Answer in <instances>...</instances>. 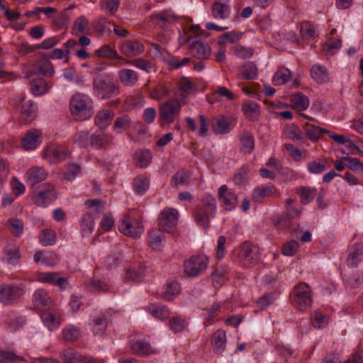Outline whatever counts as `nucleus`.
<instances>
[{
    "mask_svg": "<svg viewBox=\"0 0 363 363\" xmlns=\"http://www.w3.org/2000/svg\"><path fill=\"white\" fill-rule=\"evenodd\" d=\"M194 213L197 224L206 228L209 224L210 218L213 217L216 212L211 211L209 208L199 205L196 207Z\"/></svg>",
    "mask_w": 363,
    "mask_h": 363,
    "instance_id": "cd10ccee",
    "label": "nucleus"
},
{
    "mask_svg": "<svg viewBox=\"0 0 363 363\" xmlns=\"http://www.w3.org/2000/svg\"><path fill=\"white\" fill-rule=\"evenodd\" d=\"M185 35L184 38H181V41L182 43H189V50L194 57L201 60H205L210 57L211 49L208 43L199 39H195L191 42L194 35L197 37L201 35L200 28L198 26H191Z\"/></svg>",
    "mask_w": 363,
    "mask_h": 363,
    "instance_id": "f257e3e1",
    "label": "nucleus"
},
{
    "mask_svg": "<svg viewBox=\"0 0 363 363\" xmlns=\"http://www.w3.org/2000/svg\"><path fill=\"white\" fill-rule=\"evenodd\" d=\"M178 85L179 89L186 94H190L196 90V84L186 77H182L179 79Z\"/></svg>",
    "mask_w": 363,
    "mask_h": 363,
    "instance_id": "e2e57ef3",
    "label": "nucleus"
},
{
    "mask_svg": "<svg viewBox=\"0 0 363 363\" xmlns=\"http://www.w3.org/2000/svg\"><path fill=\"white\" fill-rule=\"evenodd\" d=\"M4 258L10 264H16L20 259L18 247L14 245H7L4 249Z\"/></svg>",
    "mask_w": 363,
    "mask_h": 363,
    "instance_id": "a18cd8bd",
    "label": "nucleus"
},
{
    "mask_svg": "<svg viewBox=\"0 0 363 363\" xmlns=\"http://www.w3.org/2000/svg\"><path fill=\"white\" fill-rule=\"evenodd\" d=\"M290 79V70L287 68H282L274 73L272 77V82L274 86H280L289 82Z\"/></svg>",
    "mask_w": 363,
    "mask_h": 363,
    "instance_id": "864d4df0",
    "label": "nucleus"
},
{
    "mask_svg": "<svg viewBox=\"0 0 363 363\" xmlns=\"http://www.w3.org/2000/svg\"><path fill=\"white\" fill-rule=\"evenodd\" d=\"M285 137L291 140L303 141L305 139L304 133L296 125H288L284 130Z\"/></svg>",
    "mask_w": 363,
    "mask_h": 363,
    "instance_id": "49530a36",
    "label": "nucleus"
},
{
    "mask_svg": "<svg viewBox=\"0 0 363 363\" xmlns=\"http://www.w3.org/2000/svg\"><path fill=\"white\" fill-rule=\"evenodd\" d=\"M294 301L300 311H306L311 306V291L308 284L301 283L294 287Z\"/></svg>",
    "mask_w": 363,
    "mask_h": 363,
    "instance_id": "0eeeda50",
    "label": "nucleus"
},
{
    "mask_svg": "<svg viewBox=\"0 0 363 363\" xmlns=\"http://www.w3.org/2000/svg\"><path fill=\"white\" fill-rule=\"evenodd\" d=\"M230 0H218L212 6V16L215 18L224 20L230 16Z\"/></svg>",
    "mask_w": 363,
    "mask_h": 363,
    "instance_id": "5701e85b",
    "label": "nucleus"
},
{
    "mask_svg": "<svg viewBox=\"0 0 363 363\" xmlns=\"http://www.w3.org/2000/svg\"><path fill=\"white\" fill-rule=\"evenodd\" d=\"M47 177L48 172L44 168L38 166L30 167L25 174L27 184L32 186L44 181Z\"/></svg>",
    "mask_w": 363,
    "mask_h": 363,
    "instance_id": "412c9836",
    "label": "nucleus"
},
{
    "mask_svg": "<svg viewBox=\"0 0 363 363\" xmlns=\"http://www.w3.org/2000/svg\"><path fill=\"white\" fill-rule=\"evenodd\" d=\"M33 302L40 309H45L50 307L52 300L45 290L38 289L33 294Z\"/></svg>",
    "mask_w": 363,
    "mask_h": 363,
    "instance_id": "473e14b6",
    "label": "nucleus"
},
{
    "mask_svg": "<svg viewBox=\"0 0 363 363\" xmlns=\"http://www.w3.org/2000/svg\"><path fill=\"white\" fill-rule=\"evenodd\" d=\"M114 113L110 110L102 109L94 117V124L101 130H105L111 123Z\"/></svg>",
    "mask_w": 363,
    "mask_h": 363,
    "instance_id": "393cba45",
    "label": "nucleus"
},
{
    "mask_svg": "<svg viewBox=\"0 0 363 363\" xmlns=\"http://www.w3.org/2000/svg\"><path fill=\"white\" fill-rule=\"evenodd\" d=\"M134 162L138 167H147L152 160V152L150 150H138L134 154Z\"/></svg>",
    "mask_w": 363,
    "mask_h": 363,
    "instance_id": "c9c22d12",
    "label": "nucleus"
},
{
    "mask_svg": "<svg viewBox=\"0 0 363 363\" xmlns=\"http://www.w3.org/2000/svg\"><path fill=\"white\" fill-rule=\"evenodd\" d=\"M50 86L48 82L42 79H32L30 82V89L35 96H40L48 91Z\"/></svg>",
    "mask_w": 363,
    "mask_h": 363,
    "instance_id": "c03bdc74",
    "label": "nucleus"
},
{
    "mask_svg": "<svg viewBox=\"0 0 363 363\" xmlns=\"http://www.w3.org/2000/svg\"><path fill=\"white\" fill-rule=\"evenodd\" d=\"M344 280L346 288H358L363 284V273L345 277Z\"/></svg>",
    "mask_w": 363,
    "mask_h": 363,
    "instance_id": "774afa93",
    "label": "nucleus"
},
{
    "mask_svg": "<svg viewBox=\"0 0 363 363\" xmlns=\"http://www.w3.org/2000/svg\"><path fill=\"white\" fill-rule=\"evenodd\" d=\"M131 349L134 354L138 355H147L149 354L155 353V351L151 348L150 344L142 340L134 342L132 344Z\"/></svg>",
    "mask_w": 363,
    "mask_h": 363,
    "instance_id": "79ce46f5",
    "label": "nucleus"
},
{
    "mask_svg": "<svg viewBox=\"0 0 363 363\" xmlns=\"http://www.w3.org/2000/svg\"><path fill=\"white\" fill-rule=\"evenodd\" d=\"M327 168V162L323 159H317L307 164V169L311 174H321L325 171Z\"/></svg>",
    "mask_w": 363,
    "mask_h": 363,
    "instance_id": "5fc2aeb1",
    "label": "nucleus"
},
{
    "mask_svg": "<svg viewBox=\"0 0 363 363\" xmlns=\"http://www.w3.org/2000/svg\"><path fill=\"white\" fill-rule=\"evenodd\" d=\"M131 123L132 120L128 115L118 116L114 121L113 129L117 133H122L130 128Z\"/></svg>",
    "mask_w": 363,
    "mask_h": 363,
    "instance_id": "37998d69",
    "label": "nucleus"
},
{
    "mask_svg": "<svg viewBox=\"0 0 363 363\" xmlns=\"http://www.w3.org/2000/svg\"><path fill=\"white\" fill-rule=\"evenodd\" d=\"M208 259L203 255L191 256L184 263V272L189 277H197L207 268Z\"/></svg>",
    "mask_w": 363,
    "mask_h": 363,
    "instance_id": "6e6552de",
    "label": "nucleus"
},
{
    "mask_svg": "<svg viewBox=\"0 0 363 363\" xmlns=\"http://www.w3.org/2000/svg\"><path fill=\"white\" fill-rule=\"evenodd\" d=\"M71 115L75 121H83L90 118L93 113V101L84 94H76L70 99Z\"/></svg>",
    "mask_w": 363,
    "mask_h": 363,
    "instance_id": "f03ea898",
    "label": "nucleus"
},
{
    "mask_svg": "<svg viewBox=\"0 0 363 363\" xmlns=\"http://www.w3.org/2000/svg\"><path fill=\"white\" fill-rule=\"evenodd\" d=\"M56 199L54 186L50 183L44 184L32 196L33 203L39 206H46Z\"/></svg>",
    "mask_w": 363,
    "mask_h": 363,
    "instance_id": "f8f14e48",
    "label": "nucleus"
},
{
    "mask_svg": "<svg viewBox=\"0 0 363 363\" xmlns=\"http://www.w3.org/2000/svg\"><path fill=\"white\" fill-rule=\"evenodd\" d=\"M113 136L104 133H95L91 135L90 145L97 148H106L112 143Z\"/></svg>",
    "mask_w": 363,
    "mask_h": 363,
    "instance_id": "c85d7f7f",
    "label": "nucleus"
},
{
    "mask_svg": "<svg viewBox=\"0 0 363 363\" xmlns=\"http://www.w3.org/2000/svg\"><path fill=\"white\" fill-rule=\"evenodd\" d=\"M120 52L128 57H135L144 52V45L137 40H129L123 42L119 47Z\"/></svg>",
    "mask_w": 363,
    "mask_h": 363,
    "instance_id": "a211bd4d",
    "label": "nucleus"
},
{
    "mask_svg": "<svg viewBox=\"0 0 363 363\" xmlns=\"http://www.w3.org/2000/svg\"><path fill=\"white\" fill-rule=\"evenodd\" d=\"M148 311L153 317L160 320H164L169 315V308L159 303L150 304Z\"/></svg>",
    "mask_w": 363,
    "mask_h": 363,
    "instance_id": "ea45409f",
    "label": "nucleus"
},
{
    "mask_svg": "<svg viewBox=\"0 0 363 363\" xmlns=\"http://www.w3.org/2000/svg\"><path fill=\"white\" fill-rule=\"evenodd\" d=\"M25 293L23 284H3L0 285V302L4 305H11Z\"/></svg>",
    "mask_w": 363,
    "mask_h": 363,
    "instance_id": "39448f33",
    "label": "nucleus"
},
{
    "mask_svg": "<svg viewBox=\"0 0 363 363\" xmlns=\"http://www.w3.org/2000/svg\"><path fill=\"white\" fill-rule=\"evenodd\" d=\"M81 166L76 163H70L65 167L64 178L69 182L73 181L81 172Z\"/></svg>",
    "mask_w": 363,
    "mask_h": 363,
    "instance_id": "0e129e2a",
    "label": "nucleus"
},
{
    "mask_svg": "<svg viewBox=\"0 0 363 363\" xmlns=\"http://www.w3.org/2000/svg\"><path fill=\"white\" fill-rule=\"evenodd\" d=\"M41 318L44 324L49 328L50 330L57 328L60 325V320L57 318L53 314L45 312L42 313Z\"/></svg>",
    "mask_w": 363,
    "mask_h": 363,
    "instance_id": "338daca9",
    "label": "nucleus"
},
{
    "mask_svg": "<svg viewBox=\"0 0 363 363\" xmlns=\"http://www.w3.org/2000/svg\"><path fill=\"white\" fill-rule=\"evenodd\" d=\"M180 292V285L177 281H172L163 286L162 296L164 299L170 301Z\"/></svg>",
    "mask_w": 363,
    "mask_h": 363,
    "instance_id": "a19ab883",
    "label": "nucleus"
},
{
    "mask_svg": "<svg viewBox=\"0 0 363 363\" xmlns=\"http://www.w3.org/2000/svg\"><path fill=\"white\" fill-rule=\"evenodd\" d=\"M177 20V16L171 10L153 13L150 16V22L159 28L167 29L170 23Z\"/></svg>",
    "mask_w": 363,
    "mask_h": 363,
    "instance_id": "dca6fc26",
    "label": "nucleus"
},
{
    "mask_svg": "<svg viewBox=\"0 0 363 363\" xmlns=\"http://www.w3.org/2000/svg\"><path fill=\"white\" fill-rule=\"evenodd\" d=\"M218 201L225 211H232L238 205V196L235 192L227 185H222L218 192Z\"/></svg>",
    "mask_w": 363,
    "mask_h": 363,
    "instance_id": "2eb2a0df",
    "label": "nucleus"
},
{
    "mask_svg": "<svg viewBox=\"0 0 363 363\" xmlns=\"http://www.w3.org/2000/svg\"><path fill=\"white\" fill-rule=\"evenodd\" d=\"M115 66L116 67H121L123 65H132L135 67H136L138 69H140L142 70H144L147 72H150L152 71L155 72V67L153 65L152 63H151L150 61L143 59V58H138L135 59L131 61L123 60L122 62H115Z\"/></svg>",
    "mask_w": 363,
    "mask_h": 363,
    "instance_id": "7c9ffc66",
    "label": "nucleus"
},
{
    "mask_svg": "<svg viewBox=\"0 0 363 363\" xmlns=\"http://www.w3.org/2000/svg\"><path fill=\"white\" fill-rule=\"evenodd\" d=\"M190 173L182 169L177 172L171 179V184L177 186L179 184L188 185L189 184Z\"/></svg>",
    "mask_w": 363,
    "mask_h": 363,
    "instance_id": "13d9d810",
    "label": "nucleus"
},
{
    "mask_svg": "<svg viewBox=\"0 0 363 363\" xmlns=\"http://www.w3.org/2000/svg\"><path fill=\"white\" fill-rule=\"evenodd\" d=\"M179 212L172 208H165L159 215L158 223L164 231L170 233L177 224Z\"/></svg>",
    "mask_w": 363,
    "mask_h": 363,
    "instance_id": "4468645a",
    "label": "nucleus"
},
{
    "mask_svg": "<svg viewBox=\"0 0 363 363\" xmlns=\"http://www.w3.org/2000/svg\"><path fill=\"white\" fill-rule=\"evenodd\" d=\"M240 73L246 79H255L257 76V66L253 62H248L241 67Z\"/></svg>",
    "mask_w": 363,
    "mask_h": 363,
    "instance_id": "052dcab7",
    "label": "nucleus"
},
{
    "mask_svg": "<svg viewBox=\"0 0 363 363\" xmlns=\"http://www.w3.org/2000/svg\"><path fill=\"white\" fill-rule=\"evenodd\" d=\"M275 192V187L272 184L259 186L255 189L252 199L255 202L261 201L264 198L272 195Z\"/></svg>",
    "mask_w": 363,
    "mask_h": 363,
    "instance_id": "4c0bfd02",
    "label": "nucleus"
},
{
    "mask_svg": "<svg viewBox=\"0 0 363 363\" xmlns=\"http://www.w3.org/2000/svg\"><path fill=\"white\" fill-rule=\"evenodd\" d=\"M181 111V105L177 99H172L163 103L159 110L160 124H169L175 120Z\"/></svg>",
    "mask_w": 363,
    "mask_h": 363,
    "instance_id": "423d86ee",
    "label": "nucleus"
},
{
    "mask_svg": "<svg viewBox=\"0 0 363 363\" xmlns=\"http://www.w3.org/2000/svg\"><path fill=\"white\" fill-rule=\"evenodd\" d=\"M10 104L20 113L23 120L26 122L33 121L37 116V107L30 100H26V95L19 94L12 98Z\"/></svg>",
    "mask_w": 363,
    "mask_h": 363,
    "instance_id": "20e7f679",
    "label": "nucleus"
},
{
    "mask_svg": "<svg viewBox=\"0 0 363 363\" xmlns=\"http://www.w3.org/2000/svg\"><path fill=\"white\" fill-rule=\"evenodd\" d=\"M211 342L216 352H222L225 350L226 345L225 331L220 329L216 330L212 336Z\"/></svg>",
    "mask_w": 363,
    "mask_h": 363,
    "instance_id": "f704fd0d",
    "label": "nucleus"
},
{
    "mask_svg": "<svg viewBox=\"0 0 363 363\" xmlns=\"http://www.w3.org/2000/svg\"><path fill=\"white\" fill-rule=\"evenodd\" d=\"M95 55L99 57H104L108 59H117L119 62L123 61L122 57L118 55L116 50L112 49L108 45H104L99 49L95 51Z\"/></svg>",
    "mask_w": 363,
    "mask_h": 363,
    "instance_id": "8fccbe9b",
    "label": "nucleus"
},
{
    "mask_svg": "<svg viewBox=\"0 0 363 363\" xmlns=\"http://www.w3.org/2000/svg\"><path fill=\"white\" fill-rule=\"evenodd\" d=\"M301 213V210L298 208L293 206H286L283 214L278 215L274 218V225L279 229L287 228L289 225V221L292 219L298 218Z\"/></svg>",
    "mask_w": 363,
    "mask_h": 363,
    "instance_id": "f3484780",
    "label": "nucleus"
},
{
    "mask_svg": "<svg viewBox=\"0 0 363 363\" xmlns=\"http://www.w3.org/2000/svg\"><path fill=\"white\" fill-rule=\"evenodd\" d=\"M25 322L26 320L23 316L18 315L13 312L8 313L5 318V323L11 332H15L20 329Z\"/></svg>",
    "mask_w": 363,
    "mask_h": 363,
    "instance_id": "e433bc0d",
    "label": "nucleus"
},
{
    "mask_svg": "<svg viewBox=\"0 0 363 363\" xmlns=\"http://www.w3.org/2000/svg\"><path fill=\"white\" fill-rule=\"evenodd\" d=\"M169 86L167 83H160L150 91V96L155 100H160L169 94Z\"/></svg>",
    "mask_w": 363,
    "mask_h": 363,
    "instance_id": "6e6d98bb",
    "label": "nucleus"
},
{
    "mask_svg": "<svg viewBox=\"0 0 363 363\" xmlns=\"http://www.w3.org/2000/svg\"><path fill=\"white\" fill-rule=\"evenodd\" d=\"M37 279L43 283L52 284L64 288L66 280L63 277H60L56 272H39L37 275Z\"/></svg>",
    "mask_w": 363,
    "mask_h": 363,
    "instance_id": "c756f323",
    "label": "nucleus"
},
{
    "mask_svg": "<svg viewBox=\"0 0 363 363\" xmlns=\"http://www.w3.org/2000/svg\"><path fill=\"white\" fill-rule=\"evenodd\" d=\"M164 237V233L159 230H152L148 233V245L154 250H160Z\"/></svg>",
    "mask_w": 363,
    "mask_h": 363,
    "instance_id": "de8ad7c7",
    "label": "nucleus"
},
{
    "mask_svg": "<svg viewBox=\"0 0 363 363\" xmlns=\"http://www.w3.org/2000/svg\"><path fill=\"white\" fill-rule=\"evenodd\" d=\"M118 229L125 235L134 239L140 238L143 233V226L141 223L128 215H125L121 220Z\"/></svg>",
    "mask_w": 363,
    "mask_h": 363,
    "instance_id": "9b49d317",
    "label": "nucleus"
},
{
    "mask_svg": "<svg viewBox=\"0 0 363 363\" xmlns=\"http://www.w3.org/2000/svg\"><path fill=\"white\" fill-rule=\"evenodd\" d=\"M255 148L254 136L249 132L245 131L240 136L239 150L243 155L252 153Z\"/></svg>",
    "mask_w": 363,
    "mask_h": 363,
    "instance_id": "bb28decb",
    "label": "nucleus"
},
{
    "mask_svg": "<svg viewBox=\"0 0 363 363\" xmlns=\"http://www.w3.org/2000/svg\"><path fill=\"white\" fill-rule=\"evenodd\" d=\"M120 82L125 86H133L138 82L137 72L132 69H121L118 72Z\"/></svg>",
    "mask_w": 363,
    "mask_h": 363,
    "instance_id": "a878e982",
    "label": "nucleus"
},
{
    "mask_svg": "<svg viewBox=\"0 0 363 363\" xmlns=\"http://www.w3.org/2000/svg\"><path fill=\"white\" fill-rule=\"evenodd\" d=\"M144 272V267L130 268L126 271L124 279L127 281H140L143 277Z\"/></svg>",
    "mask_w": 363,
    "mask_h": 363,
    "instance_id": "69168bd1",
    "label": "nucleus"
},
{
    "mask_svg": "<svg viewBox=\"0 0 363 363\" xmlns=\"http://www.w3.org/2000/svg\"><path fill=\"white\" fill-rule=\"evenodd\" d=\"M291 101L299 111L307 109L310 104L308 98L301 92L293 94L291 97Z\"/></svg>",
    "mask_w": 363,
    "mask_h": 363,
    "instance_id": "603ef678",
    "label": "nucleus"
},
{
    "mask_svg": "<svg viewBox=\"0 0 363 363\" xmlns=\"http://www.w3.org/2000/svg\"><path fill=\"white\" fill-rule=\"evenodd\" d=\"M42 133L37 129L28 130L21 138V144L26 150L36 149L42 143Z\"/></svg>",
    "mask_w": 363,
    "mask_h": 363,
    "instance_id": "6ab92c4d",
    "label": "nucleus"
},
{
    "mask_svg": "<svg viewBox=\"0 0 363 363\" xmlns=\"http://www.w3.org/2000/svg\"><path fill=\"white\" fill-rule=\"evenodd\" d=\"M363 259V245L355 243L348 250V255L346 259V264L349 267H357L358 264Z\"/></svg>",
    "mask_w": 363,
    "mask_h": 363,
    "instance_id": "aec40b11",
    "label": "nucleus"
},
{
    "mask_svg": "<svg viewBox=\"0 0 363 363\" xmlns=\"http://www.w3.org/2000/svg\"><path fill=\"white\" fill-rule=\"evenodd\" d=\"M94 227V218L90 213H85L82 218L81 229L84 234L89 235Z\"/></svg>",
    "mask_w": 363,
    "mask_h": 363,
    "instance_id": "680f3d73",
    "label": "nucleus"
},
{
    "mask_svg": "<svg viewBox=\"0 0 363 363\" xmlns=\"http://www.w3.org/2000/svg\"><path fill=\"white\" fill-rule=\"evenodd\" d=\"M212 129L216 134L230 133L232 129L230 118L223 115L214 117L212 120Z\"/></svg>",
    "mask_w": 363,
    "mask_h": 363,
    "instance_id": "4be33fe9",
    "label": "nucleus"
},
{
    "mask_svg": "<svg viewBox=\"0 0 363 363\" xmlns=\"http://www.w3.org/2000/svg\"><path fill=\"white\" fill-rule=\"evenodd\" d=\"M89 30V21L84 16L77 18L73 24L72 33L74 35L87 33Z\"/></svg>",
    "mask_w": 363,
    "mask_h": 363,
    "instance_id": "3c124183",
    "label": "nucleus"
},
{
    "mask_svg": "<svg viewBox=\"0 0 363 363\" xmlns=\"http://www.w3.org/2000/svg\"><path fill=\"white\" fill-rule=\"evenodd\" d=\"M69 155L68 149L60 145L50 144L42 152V156L50 164H57L64 161Z\"/></svg>",
    "mask_w": 363,
    "mask_h": 363,
    "instance_id": "1a4fd4ad",
    "label": "nucleus"
},
{
    "mask_svg": "<svg viewBox=\"0 0 363 363\" xmlns=\"http://www.w3.org/2000/svg\"><path fill=\"white\" fill-rule=\"evenodd\" d=\"M93 89L94 94L102 99H108L119 94V86L108 75L94 78Z\"/></svg>",
    "mask_w": 363,
    "mask_h": 363,
    "instance_id": "7ed1b4c3",
    "label": "nucleus"
},
{
    "mask_svg": "<svg viewBox=\"0 0 363 363\" xmlns=\"http://www.w3.org/2000/svg\"><path fill=\"white\" fill-rule=\"evenodd\" d=\"M54 74L55 69L50 61L45 57H40L33 62L31 69L26 72V77L30 79L35 74L51 77Z\"/></svg>",
    "mask_w": 363,
    "mask_h": 363,
    "instance_id": "ddd939ff",
    "label": "nucleus"
},
{
    "mask_svg": "<svg viewBox=\"0 0 363 363\" xmlns=\"http://www.w3.org/2000/svg\"><path fill=\"white\" fill-rule=\"evenodd\" d=\"M62 358L63 363H95L94 359L84 357L70 348L63 351Z\"/></svg>",
    "mask_w": 363,
    "mask_h": 363,
    "instance_id": "b1692460",
    "label": "nucleus"
},
{
    "mask_svg": "<svg viewBox=\"0 0 363 363\" xmlns=\"http://www.w3.org/2000/svg\"><path fill=\"white\" fill-rule=\"evenodd\" d=\"M311 76L318 84H323L329 81V74L325 67L314 65L311 69Z\"/></svg>",
    "mask_w": 363,
    "mask_h": 363,
    "instance_id": "72a5a7b5",
    "label": "nucleus"
},
{
    "mask_svg": "<svg viewBox=\"0 0 363 363\" xmlns=\"http://www.w3.org/2000/svg\"><path fill=\"white\" fill-rule=\"evenodd\" d=\"M300 32L303 39L310 40L318 36L315 27L309 22H302L301 24Z\"/></svg>",
    "mask_w": 363,
    "mask_h": 363,
    "instance_id": "4d7b16f0",
    "label": "nucleus"
},
{
    "mask_svg": "<svg viewBox=\"0 0 363 363\" xmlns=\"http://www.w3.org/2000/svg\"><path fill=\"white\" fill-rule=\"evenodd\" d=\"M238 251L240 260L246 267H253L259 260V250L250 242L243 243L238 249Z\"/></svg>",
    "mask_w": 363,
    "mask_h": 363,
    "instance_id": "9d476101",
    "label": "nucleus"
},
{
    "mask_svg": "<svg viewBox=\"0 0 363 363\" xmlns=\"http://www.w3.org/2000/svg\"><path fill=\"white\" fill-rule=\"evenodd\" d=\"M303 129L306 137L311 141H318L322 133H328L326 130L309 123L304 124Z\"/></svg>",
    "mask_w": 363,
    "mask_h": 363,
    "instance_id": "58836bf2",
    "label": "nucleus"
},
{
    "mask_svg": "<svg viewBox=\"0 0 363 363\" xmlns=\"http://www.w3.org/2000/svg\"><path fill=\"white\" fill-rule=\"evenodd\" d=\"M108 322L106 317L104 314L101 313L99 315L94 317L89 325L91 328V330L94 335L101 336L106 332Z\"/></svg>",
    "mask_w": 363,
    "mask_h": 363,
    "instance_id": "2f4dec72",
    "label": "nucleus"
},
{
    "mask_svg": "<svg viewBox=\"0 0 363 363\" xmlns=\"http://www.w3.org/2000/svg\"><path fill=\"white\" fill-rule=\"evenodd\" d=\"M150 187V181L144 175H139L133 180V189L140 195L145 194Z\"/></svg>",
    "mask_w": 363,
    "mask_h": 363,
    "instance_id": "09e8293b",
    "label": "nucleus"
},
{
    "mask_svg": "<svg viewBox=\"0 0 363 363\" xmlns=\"http://www.w3.org/2000/svg\"><path fill=\"white\" fill-rule=\"evenodd\" d=\"M24 361L25 359L22 356L16 354L13 351L0 350L1 363H15Z\"/></svg>",
    "mask_w": 363,
    "mask_h": 363,
    "instance_id": "bf43d9fd",
    "label": "nucleus"
}]
</instances>
